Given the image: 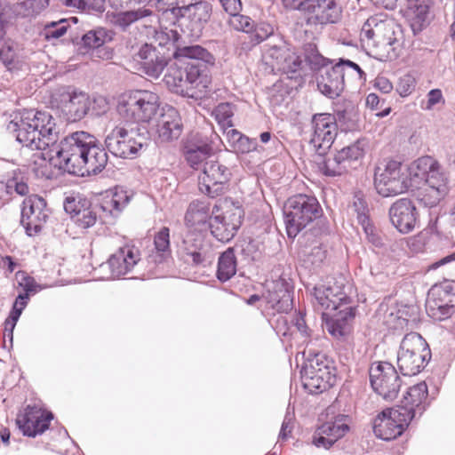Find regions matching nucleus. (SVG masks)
Here are the masks:
<instances>
[{"mask_svg": "<svg viewBox=\"0 0 455 455\" xmlns=\"http://www.w3.org/2000/svg\"><path fill=\"white\" fill-rule=\"evenodd\" d=\"M175 62L167 68L164 82L169 90L183 97L196 99L190 90L201 93L209 92L212 84V68L215 57L199 44L180 47L172 53Z\"/></svg>", "mask_w": 455, "mask_h": 455, "instance_id": "nucleus-1", "label": "nucleus"}, {"mask_svg": "<svg viewBox=\"0 0 455 455\" xmlns=\"http://www.w3.org/2000/svg\"><path fill=\"white\" fill-rule=\"evenodd\" d=\"M16 140L31 150H45L59 140V131L52 116L34 108L14 113L7 125Z\"/></svg>", "mask_w": 455, "mask_h": 455, "instance_id": "nucleus-2", "label": "nucleus"}, {"mask_svg": "<svg viewBox=\"0 0 455 455\" xmlns=\"http://www.w3.org/2000/svg\"><path fill=\"white\" fill-rule=\"evenodd\" d=\"M160 109L159 96L148 90H132L123 93L116 111L126 123L148 124Z\"/></svg>", "mask_w": 455, "mask_h": 455, "instance_id": "nucleus-3", "label": "nucleus"}, {"mask_svg": "<svg viewBox=\"0 0 455 455\" xmlns=\"http://www.w3.org/2000/svg\"><path fill=\"white\" fill-rule=\"evenodd\" d=\"M323 215L322 207L314 196L297 194L291 196L283 206V217L288 237L295 238Z\"/></svg>", "mask_w": 455, "mask_h": 455, "instance_id": "nucleus-4", "label": "nucleus"}, {"mask_svg": "<svg viewBox=\"0 0 455 455\" xmlns=\"http://www.w3.org/2000/svg\"><path fill=\"white\" fill-rule=\"evenodd\" d=\"M149 139L145 126L127 129L116 125L106 135L104 145L115 157L135 159L148 148Z\"/></svg>", "mask_w": 455, "mask_h": 455, "instance_id": "nucleus-5", "label": "nucleus"}, {"mask_svg": "<svg viewBox=\"0 0 455 455\" xmlns=\"http://www.w3.org/2000/svg\"><path fill=\"white\" fill-rule=\"evenodd\" d=\"M91 133L77 131L63 137L50 146L51 159L55 166L69 174L79 176L80 162L85 156Z\"/></svg>", "mask_w": 455, "mask_h": 455, "instance_id": "nucleus-6", "label": "nucleus"}, {"mask_svg": "<svg viewBox=\"0 0 455 455\" xmlns=\"http://www.w3.org/2000/svg\"><path fill=\"white\" fill-rule=\"evenodd\" d=\"M431 358L426 339L418 332L407 333L401 341L397 353V365L403 376L419 373Z\"/></svg>", "mask_w": 455, "mask_h": 455, "instance_id": "nucleus-7", "label": "nucleus"}, {"mask_svg": "<svg viewBox=\"0 0 455 455\" xmlns=\"http://www.w3.org/2000/svg\"><path fill=\"white\" fill-rule=\"evenodd\" d=\"M365 140H357L354 143L337 150L327 156L320 164L321 172L326 177H337L358 169L365 154Z\"/></svg>", "mask_w": 455, "mask_h": 455, "instance_id": "nucleus-8", "label": "nucleus"}, {"mask_svg": "<svg viewBox=\"0 0 455 455\" xmlns=\"http://www.w3.org/2000/svg\"><path fill=\"white\" fill-rule=\"evenodd\" d=\"M374 186L379 195L388 197L409 190L411 181L402 163L391 160L383 170H375Z\"/></svg>", "mask_w": 455, "mask_h": 455, "instance_id": "nucleus-9", "label": "nucleus"}, {"mask_svg": "<svg viewBox=\"0 0 455 455\" xmlns=\"http://www.w3.org/2000/svg\"><path fill=\"white\" fill-rule=\"evenodd\" d=\"M203 176L200 178V190L214 198L223 195L232 177L231 164L219 156L209 159L204 164Z\"/></svg>", "mask_w": 455, "mask_h": 455, "instance_id": "nucleus-10", "label": "nucleus"}, {"mask_svg": "<svg viewBox=\"0 0 455 455\" xmlns=\"http://www.w3.org/2000/svg\"><path fill=\"white\" fill-rule=\"evenodd\" d=\"M408 411L403 408H387L373 419L375 436L389 442L401 436L411 422Z\"/></svg>", "mask_w": 455, "mask_h": 455, "instance_id": "nucleus-11", "label": "nucleus"}, {"mask_svg": "<svg viewBox=\"0 0 455 455\" xmlns=\"http://www.w3.org/2000/svg\"><path fill=\"white\" fill-rule=\"evenodd\" d=\"M370 382L373 390L387 401L397 397L402 386L397 371L388 362H375L369 371Z\"/></svg>", "mask_w": 455, "mask_h": 455, "instance_id": "nucleus-12", "label": "nucleus"}, {"mask_svg": "<svg viewBox=\"0 0 455 455\" xmlns=\"http://www.w3.org/2000/svg\"><path fill=\"white\" fill-rule=\"evenodd\" d=\"M352 292L353 285L339 276L327 286H315L312 294L323 309L332 311L349 305Z\"/></svg>", "mask_w": 455, "mask_h": 455, "instance_id": "nucleus-13", "label": "nucleus"}, {"mask_svg": "<svg viewBox=\"0 0 455 455\" xmlns=\"http://www.w3.org/2000/svg\"><path fill=\"white\" fill-rule=\"evenodd\" d=\"M46 201L37 195L26 197L21 205L20 224L27 235L33 236L41 232L49 218Z\"/></svg>", "mask_w": 455, "mask_h": 455, "instance_id": "nucleus-14", "label": "nucleus"}, {"mask_svg": "<svg viewBox=\"0 0 455 455\" xmlns=\"http://www.w3.org/2000/svg\"><path fill=\"white\" fill-rule=\"evenodd\" d=\"M179 253L184 261L195 267H206L212 260L211 250L204 242L202 232L189 229L178 245Z\"/></svg>", "mask_w": 455, "mask_h": 455, "instance_id": "nucleus-15", "label": "nucleus"}, {"mask_svg": "<svg viewBox=\"0 0 455 455\" xmlns=\"http://www.w3.org/2000/svg\"><path fill=\"white\" fill-rule=\"evenodd\" d=\"M313 134L310 143L319 156H323L331 148L337 135L338 124L330 113H316L312 116Z\"/></svg>", "mask_w": 455, "mask_h": 455, "instance_id": "nucleus-16", "label": "nucleus"}, {"mask_svg": "<svg viewBox=\"0 0 455 455\" xmlns=\"http://www.w3.org/2000/svg\"><path fill=\"white\" fill-rule=\"evenodd\" d=\"M168 57L152 44L144 43L132 54L137 70L152 78H158L168 65Z\"/></svg>", "mask_w": 455, "mask_h": 455, "instance_id": "nucleus-17", "label": "nucleus"}, {"mask_svg": "<svg viewBox=\"0 0 455 455\" xmlns=\"http://www.w3.org/2000/svg\"><path fill=\"white\" fill-rule=\"evenodd\" d=\"M63 205L73 223L82 229L94 226L99 218L100 204L92 205L87 198L82 196L67 197Z\"/></svg>", "mask_w": 455, "mask_h": 455, "instance_id": "nucleus-18", "label": "nucleus"}, {"mask_svg": "<svg viewBox=\"0 0 455 455\" xmlns=\"http://www.w3.org/2000/svg\"><path fill=\"white\" fill-rule=\"evenodd\" d=\"M52 419V412L36 405H28L24 412L17 417L16 424L23 435L36 437L49 428Z\"/></svg>", "mask_w": 455, "mask_h": 455, "instance_id": "nucleus-19", "label": "nucleus"}, {"mask_svg": "<svg viewBox=\"0 0 455 455\" xmlns=\"http://www.w3.org/2000/svg\"><path fill=\"white\" fill-rule=\"evenodd\" d=\"M349 416L339 414L332 421L320 425L312 437V443L317 448L329 450L350 430Z\"/></svg>", "mask_w": 455, "mask_h": 455, "instance_id": "nucleus-20", "label": "nucleus"}, {"mask_svg": "<svg viewBox=\"0 0 455 455\" xmlns=\"http://www.w3.org/2000/svg\"><path fill=\"white\" fill-rule=\"evenodd\" d=\"M243 218L240 208L226 211L222 214H213L208 229L220 242L228 243L236 235Z\"/></svg>", "mask_w": 455, "mask_h": 455, "instance_id": "nucleus-21", "label": "nucleus"}, {"mask_svg": "<svg viewBox=\"0 0 455 455\" xmlns=\"http://www.w3.org/2000/svg\"><path fill=\"white\" fill-rule=\"evenodd\" d=\"M392 225L402 234H409L419 224V212L415 204L409 198L396 200L389 208Z\"/></svg>", "mask_w": 455, "mask_h": 455, "instance_id": "nucleus-22", "label": "nucleus"}, {"mask_svg": "<svg viewBox=\"0 0 455 455\" xmlns=\"http://www.w3.org/2000/svg\"><path fill=\"white\" fill-rule=\"evenodd\" d=\"M281 44L265 45L264 59L266 63L271 67L273 72L278 71L285 74H295L300 68V61L295 57L288 48L278 38Z\"/></svg>", "mask_w": 455, "mask_h": 455, "instance_id": "nucleus-23", "label": "nucleus"}, {"mask_svg": "<svg viewBox=\"0 0 455 455\" xmlns=\"http://www.w3.org/2000/svg\"><path fill=\"white\" fill-rule=\"evenodd\" d=\"M113 38V32L105 28H96L84 34L78 43L79 50L83 53H90L92 57L109 60L112 50L106 45Z\"/></svg>", "mask_w": 455, "mask_h": 455, "instance_id": "nucleus-24", "label": "nucleus"}, {"mask_svg": "<svg viewBox=\"0 0 455 455\" xmlns=\"http://www.w3.org/2000/svg\"><path fill=\"white\" fill-rule=\"evenodd\" d=\"M140 260V251L134 246L126 245L113 253L107 262L100 265V268L109 270V278H119L131 272Z\"/></svg>", "mask_w": 455, "mask_h": 455, "instance_id": "nucleus-25", "label": "nucleus"}, {"mask_svg": "<svg viewBox=\"0 0 455 455\" xmlns=\"http://www.w3.org/2000/svg\"><path fill=\"white\" fill-rule=\"evenodd\" d=\"M85 148V156L80 162L79 176L98 174L101 172L108 163V149L92 134Z\"/></svg>", "mask_w": 455, "mask_h": 455, "instance_id": "nucleus-26", "label": "nucleus"}, {"mask_svg": "<svg viewBox=\"0 0 455 455\" xmlns=\"http://www.w3.org/2000/svg\"><path fill=\"white\" fill-rule=\"evenodd\" d=\"M345 73L339 65L331 66L329 68L322 69L316 74V84L319 92L329 99H336L344 91Z\"/></svg>", "mask_w": 455, "mask_h": 455, "instance_id": "nucleus-27", "label": "nucleus"}, {"mask_svg": "<svg viewBox=\"0 0 455 455\" xmlns=\"http://www.w3.org/2000/svg\"><path fill=\"white\" fill-rule=\"evenodd\" d=\"M218 212L215 205L211 209V204L204 201L194 200L189 204L185 213V224L188 228L204 232L207 231L213 214Z\"/></svg>", "mask_w": 455, "mask_h": 455, "instance_id": "nucleus-28", "label": "nucleus"}, {"mask_svg": "<svg viewBox=\"0 0 455 455\" xmlns=\"http://www.w3.org/2000/svg\"><path fill=\"white\" fill-rule=\"evenodd\" d=\"M427 395L428 390L426 382H419L408 388L403 400L395 407L408 411V416L412 421L417 416L420 417L426 411Z\"/></svg>", "mask_w": 455, "mask_h": 455, "instance_id": "nucleus-29", "label": "nucleus"}, {"mask_svg": "<svg viewBox=\"0 0 455 455\" xmlns=\"http://www.w3.org/2000/svg\"><path fill=\"white\" fill-rule=\"evenodd\" d=\"M325 322L326 331L338 339H345L352 331L356 307L345 306Z\"/></svg>", "mask_w": 455, "mask_h": 455, "instance_id": "nucleus-30", "label": "nucleus"}, {"mask_svg": "<svg viewBox=\"0 0 455 455\" xmlns=\"http://www.w3.org/2000/svg\"><path fill=\"white\" fill-rule=\"evenodd\" d=\"M157 124L158 136L162 141L177 140L182 132V123L178 110L169 105L162 108Z\"/></svg>", "mask_w": 455, "mask_h": 455, "instance_id": "nucleus-31", "label": "nucleus"}, {"mask_svg": "<svg viewBox=\"0 0 455 455\" xmlns=\"http://www.w3.org/2000/svg\"><path fill=\"white\" fill-rule=\"evenodd\" d=\"M213 148L208 138H199L196 142H190L185 146L184 157L188 164L197 170L201 164L212 159Z\"/></svg>", "mask_w": 455, "mask_h": 455, "instance_id": "nucleus-32", "label": "nucleus"}, {"mask_svg": "<svg viewBox=\"0 0 455 455\" xmlns=\"http://www.w3.org/2000/svg\"><path fill=\"white\" fill-rule=\"evenodd\" d=\"M407 14L414 35L421 32L429 23L431 0H405Z\"/></svg>", "mask_w": 455, "mask_h": 455, "instance_id": "nucleus-33", "label": "nucleus"}, {"mask_svg": "<svg viewBox=\"0 0 455 455\" xmlns=\"http://www.w3.org/2000/svg\"><path fill=\"white\" fill-rule=\"evenodd\" d=\"M309 370V373L323 376L324 379L336 383L337 369L335 362L324 353H316L312 357H308L303 365Z\"/></svg>", "mask_w": 455, "mask_h": 455, "instance_id": "nucleus-34", "label": "nucleus"}, {"mask_svg": "<svg viewBox=\"0 0 455 455\" xmlns=\"http://www.w3.org/2000/svg\"><path fill=\"white\" fill-rule=\"evenodd\" d=\"M91 100L87 93L74 90L68 94V101L65 104V113L69 122L82 120L88 113Z\"/></svg>", "mask_w": 455, "mask_h": 455, "instance_id": "nucleus-35", "label": "nucleus"}, {"mask_svg": "<svg viewBox=\"0 0 455 455\" xmlns=\"http://www.w3.org/2000/svg\"><path fill=\"white\" fill-rule=\"evenodd\" d=\"M438 162L429 156H422L415 160L409 167L404 166V170L408 175V180L411 181V188L414 189L427 179L429 171L433 167H437Z\"/></svg>", "mask_w": 455, "mask_h": 455, "instance_id": "nucleus-36", "label": "nucleus"}, {"mask_svg": "<svg viewBox=\"0 0 455 455\" xmlns=\"http://www.w3.org/2000/svg\"><path fill=\"white\" fill-rule=\"evenodd\" d=\"M131 196L123 188L116 187L108 190L100 203V210L113 217H117L128 204Z\"/></svg>", "mask_w": 455, "mask_h": 455, "instance_id": "nucleus-37", "label": "nucleus"}, {"mask_svg": "<svg viewBox=\"0 0 455 455\" xmlns=\"http://www.w3.org/2000/svg\"><path fill=\"white\" fill-rule=\"evenodd\" d=\"M212 4L206 0H199L192 4L186 11V17L190 20V30L198 34L201 33L205 24L210 20L212 16Z\"/></svg>", "mask_w": 455, "mask_h": 455, "instance_id": "nucleus-38", "label": "nucleus"}, {"mask_svg": "<svg viewBox=\"0 0 455 455\" xmlns=\"http://www.w3.org/2000/svg\"><path fill=\"white\" fill-rule=\"evenodd\" d=\"M311 4L315 11L308 13H315L319 23H336L339 20L341 8L335 0H312Z\"/></svg>", "mask_w": 455, "mask_h": 455, "instance_id": "nucleus-39", "label": "nucleus"}, {"mask_svg": "<svg viewBox=\"0 0 455 455\" xmlns=\"http://www.w3.org/2000/svg\"><path fill=\"white\" fill-rule=\"evenodd\" d=\"M0 61L9 71L18 69L20 64L19 44L6 35L0 36Z\"/></svg>", "mask_w": 455, "mask_h": 455, "instance_id": "nucleus-40", "label": "nucleus"}, {"mask_svg": "<svg viewBox=\"0 0 455 455\" xmlns=\"http://www.w3.org/2000/svg\"><path fill=\"white\" fill-rule=\"evenodd\" d=\"M237 259L233 247H228L221 252L218 259L216 277L225 283L230 280L236 273Z\"/></svg>", "mask_w": 455, "mask_h": 455, "instance_id": "nucleus-41", "label": "nucleus"}, {"mask_svg": "<svg viewBox=\"0 0 455 455\" xmlns=\"http://www.w3.org/2000/svg\"><path fill=\"white\" fill-rule=\"evenodd\" d=\"M155 251L149 255V259L156 264H161L171 257L170 228L163 227L154 235Z\"/></svg>", "mask_w": 455, "mask_h": 455, "instance_id": "nucleus-42", "label": "nucleus"}, {"mask_svg": "<svg viewBox=\"0 0 455 455\" xmlns=\"http://www.w3.org/2000/svg\"><path fill=\"white\" fill-rule=\"evenodd\" d=\"M152 11L146 7L116 12L111 19L112 24L122 31H125L132 23L148 17Z\"/></svg>", "mask_w": 455, "mask_h": 455, "instance_id": "nucleus-43", "label": "nucleus"}, {"mask_svg": "<svg viewBox=\"0 0 455 455\" xmlns=\"http://www.w3.org/2000/svg\"><path fill=\"white\" fill-rule=\"evenodd\" d=\"M300 375L302 386L309 394H321L335 385V382L326 379L323 376L313 372L309 373V370L305 367H302Z\"/></svg>", "mask_w": 455, "mask_h": 455, "instance_id": "nucleus-44", "label": "nucleus"}, {"mask_svg": "<svg viewBox=\"0 0 455 455\" xmlns=\"http://www.w3.org/2000/svg\"><path fill=\"white\" fill-rule=\"evenodd\" d=\"M271 36L276 37L274 35V28L268 23H259L255 25L249 36H243L242 41V49L245 51L251 50L252 47L259 44L263 41L270 38Z\"/></svg>", "mask_w": 455, "mask_h": 455, "instance_id": "nucleus-45", "label": "nucleus"}, {"mask_svg": "<svg viewBox=\"0 0 455 455\" xmlns=\"http://www.w3.org/2000/svg\"><path fill=\"white\" fill-rule=\"evenodd\" d=\"M154 38L162 50L164 48L168 51L172 50V53L176 49L186 46L180 44L182 36L177 29L161 28L160 30L156 31Z\"/></svg>", "mask_w": 455, "mask_h": 455, "instance_id": "nucleus-46", "label": "nucleus"}, {"mask_svg": "<svg viewBox=\"0 0 455 455\" xmlns=\"http://www.w3.org/2000/svg\"><path fill=\"white\" fill-rule=\"evenodd\" d=\"M427 297L435 299L439 297V300L443 304H454L455 307V281L444 280L442 283L434 284L427 292Z\"/></svg>", "mask_w": 455, "mask_h": 455, "instance_id": "nucleus-47", "label": "nucleus"}, {"mask_svg": "<svg viewBox=\"0 0 455 455\" xmlns=\"http://www.w3.org/2000/svg\"><path fill=\"white\" fill-rule=\"evenodd\" d=\"M439 299V297L435 299L427 297L426 300V312L427 315L437 322L444 321L455 313V304L448 306L442 303Z\"/></svg>", "mask_w": 455, "mask_h": 455, "instance_id": "nucleus-48", "label": "nucleus"}, {"mask_svg": "<svg viewBox=\"0 0 455 455\" xmlns=\"http://www.w3.org/2000/svg\"><path fill=\"white\" fill-rule=\"evenodd\" d=\"M293 291L287 287H282L269 294V303L278 312L287 313L293 307Z\"/></svg>", "mask_w": 455, "mask_h": 455, "instance_id": "nucleus-49", "label": "nucleus"}, {"mask_svg": "<svg viewBox=\"0 0 455 455\" xmlns=\"http://www.w3.org/2000/svg\"><path fill=\"white\" fill-rule=\"evenodd\" d=\"M235 111L236 106L235 104L231 102H221L214 108L212 116L220 126L226 130L233 127V116Z\"/></svg>", "mask_w": 455, "mask_h": 455, "instance_id": "nucleus-50", "label": "nucleus"}, {"mask_svg": "<svg viewBox=\"0 0 455 455\" xmlns=\"http://www.w3.org/2000/svg\"><path fill=\"white\" fill-rule=\"evenodd\" d=\"M5 192L7 196H12L14 193L19 196H26L29 192L28 186L20 174L13 173V176L8 178L6 181H0V193Z\"/></svg>", "mask_w": 455, "mask_h": 455, "instance_id": "nucleus-51", "label": "nucleus"}, {"mask_svg": "<svg viewBox=\"0 0 455 455\" xmlns=\"http://www.w3.org/2000/svg\"><path fill=\"white\" fill-rule=\"evenodd\" d=\"M305 59L310 67L311 70L316 74L322 72L323 68H329L331 66V60L323 57L317 50L315 44H309L306 48Z\"/></svg>", "mask_w": 455, "mask_h": 455, "instance_id": "nucleus-52", "label": "nucleus"}, {"mask_svg": "<svg viewBox=\"0 0 455 455\" xmlns=\"http://www.w3.org/2000/svg\"><path fill=\"white\" fill-rule=\"evenodd\" d=\"M62 5L87 12L101 13L105 11V0H59Z\"/></svg>", "mask_w": 455, "mask_h": 455, "instance_id": "nucleus-53", "label": "nucleus"}, {"mask_svg": "<svg viewBox=\"0 0 455 455\" xmlns=\"http://www.w3.org/2000/svg\"><path fill=\"white\" fill-rule=\"evenodd\" d=\"M425 187L430 189L439 191L441 193H447L446 178L443 173L440 172V165L433 167L427 175V179L422 183Z\"/></svg>", "mask_w": 455, "mask_h": 455, "instance_id": "nucleus-54", "label": "nucleus"}, {"mask_svg": "<svg viewBox=\"0 0 455 455\" xmlns=\"http://www.w3.org/2000/svg\"><path fill=\"white\" fill-rule=\"evenodd\" d=\"M68 27L67 20L64 19L59 21L47 22L44 27L42 36L47 41L58 39L67 33Z\"/></svg>", "mask_w": 455, "mask_h": 455, "instance_id": "nucleus-55", "label": "nucleus"}, {"mask_svg": "<svg viewBox=\"0 0 455 455\" xmlns=\"http://www.w3.org/2000/svg\"><path fill=\"white\" fill-rule=\"evenodd\" d=\"M419 188V190L417 194V200L420 205L426 208H433L436 206L441 198L445 196V194L430 189L427 187Z\"/></svg>", "mask_w": 455, "mask_h": 455, "instance_id": "nucleus-56", "label": "nucleus"}, {"mask_svg": "<svg viewBox=\"0 0 455 455\" xmlns=\"http://www.w3.org/2000/svg\"><path fill=\"white\" fill-rule=\"evenodd\" d=\"M353 208L356 212V218L360 225H364L365 223L371 221L369 207L361 192L355 193L353 199Z\"/></svg>", "mask_w": 455, "mask_h": 455, "instance_id": "nucleus-57", "label": "nucleus"}, {"mask_svg": "<svg viewBox=\"0 0 455 455\" xmlns=\"http://www.w3.org/2000/svg\"><path fill=\"white\" fill-rule=\"evenodd\" d=\"M15 275L18 286L22 288L24 291V292L21 294H28V298L29 299L30 294H35L37 292V288L39 285L36 283L34 277L28 275L24 271H18Z\"/></svg>", "mask_w": 455, "mask_h": 455, "instance_id": "nucleus-58", "label": "nucleus"}, {"mask_svg": "<svg viewBox=\"0 0 455 455\" xmlns=\"http://www.w3.org/2000/svg\"><path fill=\"white\" fill-rule=\"evenodd\" d=\"M230 16L232 28L237 31H243L246 34L245 36H249L254 27V21L249 16L242 15L240 12Z\"/></svg>", "mask_w": 455, "mask_h": 455, "instance_id": "nucleus-59", "label": "nucleus"}, {"mask_svg": "<svg viewBox=\"0 0 455 455\" xmlns=\"http://www.w3.org/2000/svg\"><path fill=\"white\" fill-rule=\"evenodd\" d=\"M28 301V294H19L12 303V307L6 319L11 320L12 324H16Z\"/></svg>", "mask_w": 455, "mask_h": 455, "instance_id": "nucleus-60", "label": "nucleus"}, {"mask_svg": "<svg viewBox=\"0 0 455 455\" xmlns=\"http://www.w3.org/2000/svg\"><path fill=\"white\" fill-rule=\"evenodd\" d=\"M50 0H21L20 8L24 9L25 16H33L39 13L49 5Z\"/></svg>", "mask_w": 455, "mask_h": 455, "instance_id": "nucleus-61", "label": "nucleus"}, {"mask_svg": "<svg viewBox=\"0 0 455 455\" xmlns=\"http://www.w3.org/2000/svg\"><path fill=\"white\" fill-rule=\"evenodd\" d=\"M415 89V80L410 76L406 75L400 78L396 87L397 92L402 97L410 95Z\"/></svg>", "mask_w": 455, "mask_h": 455, "instance_id": "nucleus-62", "label": "nucleus"}, {"mask_svg": "<svg viewBox=\"0 0 455 455\" xmlns=\"http://www.w3.org/2000/svg\"><path fill=\"white\" fill-rule=\"evenodd\" d=\"M361 226L366 235L369 243H371L377 248H381L384 244L382 237L379 235L375 228L371 225V221Z\"/></svg>", "mask_w": 455, "mask_h": 455, "instance_id": "nucleus-63", "label": "nucleus"}, {"mask_svg": "<svg viewBox=\"0 0 455 455\" xmlns=\"http://www.w3.org/2000/svg\"><path fill=\"white\" fill-rule=\"evenodd\" d=\"M283 6L286 9L297 10L300 12H314V7H311L312 0H282Z\"/></svg>", "mask_w": 455, "mask_h": 455, "instance_id": "nucleus-64", "label": "nucleus"}]
</instances>
